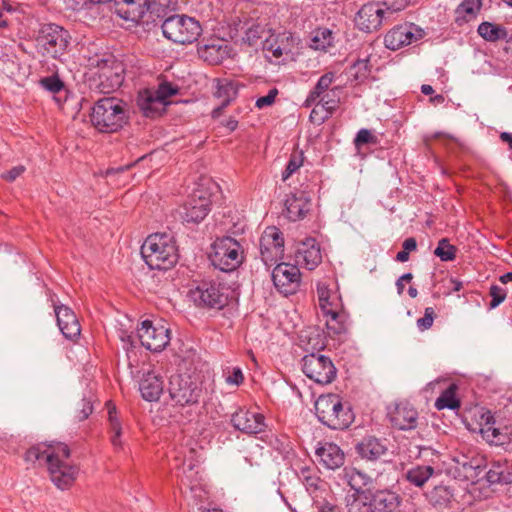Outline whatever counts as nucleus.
<instances>
[{
  "label": "nucleus",
  "mask_w": 512,
  "mask_h": 512,
  "mask_svg": "<svg viewBox=\"0 0 512 512\" xmlns=\"http://www.w3.org/2000/svg\"><path fill=\"white\" fill-rule=\"evenodd\" d=\"M484 477L489 485H510L512 484V464H509L508 461L493 462L490 468L485 472Z\"/></svg>",
  "instance_id": "473e14b6"
},
{
  "label": "nucleus",
  "mask_w": 512,
  "mask_h": 512,
  "mask_svg": "<svg viewBox=\"0 0 512 512\" xmlns=\"http://www.w3.org/2000/svg\"><path fill=\"white\" fill-rule=\"evenodd\" d=\"M435 317L436 314L432 307L425 308L424 316L417 320L418 328L421 331L431 328Z\"/></svg>",
  "instance_id": "052dcab7"
},
{
  "label": "nucleus",
  "mask_w": 512,
  "mask_h": 512,
  "mask_svg": "<svg viewBox=\"0 0 512 512\" xmlns=\"http://www.w3.org/2000/svg\"><path fill=\"white\" fill-rule=\"evenodd\" d=\"M264 49L271 52L273 57L280 58L284 54V49L277 43V40H266Z\"/></svg>",
  "instance_id": "0e129e2a"
},
{
  "label": "nucleus",
  "mask_w": 512,
  "mask_h": 512,
  "mask_svg": "<svg viewBox=\"0 0 512 512\" xmlns=\"http://www.w3.org/2000/svg\"><path fill=\"white\" fill-rule=\"evenodd\" d=\"M303 153L293 152L290 155L288 163L282 172V180L286 181L293 173H295L303 165Z\"/></svg>",
  "instance_id": "603ef678"
},
{
  "label": "nucleus",
  "mask_w": 512,
  "mask_h": 512,
  "mask_svg": "<svg viewBox=\"0 0 512 512\" xmlns=\"http://www.w3.org/2000/svg\"><path fill=\"white\" fill-rule=\"evenodd\" d=\"M298 477L303 482L308 491L315 492L319 489L320 477L317 475L313 467H300Z\"/></svg>",
  "instance_id": "a18cd8bd"
},
{
  "label": "nucleus",
  "mask_w": 512,
  "mask_h": 512,
  "mask_svg": "<svg viewBox=\"0 0 512 512\" xmlns=\"http://www.w3.org/2000/svg\"><path fill=\"white\" fill-rule=\"evenodd\" d=\"M39 83L41 87L53 94L59 93L65 87L64 82L60 79L58 74L43 77L40 79Z\"/></svg>",
  "instance_id": "864d4df0"
},
{
  "label": "nucleus",
  "mask_w": 512,
  "mask_h": 512,
  "mask_svg": "<svg viewBox=\"0 0 512 512\" xmlns=\"http://www.w3.org/2000/svg\"><path fill=\"white\" fill-rule=\"evenodd\" d=\"M385 10L380 2H368L363 4L354 16V24L362 31L370 33L377 30L383 19H385Z\"/></svg>",
  "instance_id": "6ab92c4d"
},
{
  "label": "nucleus",
  "mask_w": 512,
  "mask_h": 512,
  "mask_svg": "<svg viewBox=\"0 0 512 512\" xmlns=\"http://www.w3.org/2000/svg\"><path fill=\"white\" fill-rule=\"evenodd\" d=\"M179 92L178 86L171 82H162L159 84L157 90L154 92L161 102H164L165 106L168 104L167 99L176 95Z\"/></svg>",
  "instance_id": "5fc2aeb1"
},
{
  "label": "nucleus",
  "mask_w": 512,
  "mask_h": 512,
  "mask_svg": "<svg viewBox=\"0 0 512 512\" xmlns=\"http://www.w3.org/2000/svg\"><path fill=\"white\" fill-rule=\"evenodd\" d=\"M295 262L308 270H314L322 262V251L319 242L312 237H307L297 244Z\"/></svg>",
  "instance_id": "aec40b11"
},
{
  "label": "nucleus",
  "mask_w": 512,
  "mask_h": 512,
  "mask_svg": "<svg viewBox=\"0 0 512 512\" xmlns=\"http://www.w3.org/2000/svg\"><path fill=\"white\" fill-rule=\"evenodd\" d=\"M489 295L492 297L489 302V309H495L498 307L507 297L506 291L498 285H491L489 289Z\"/></svg>",
  "instance_id": "13d9d810"
},
{
  "label": "nucleus",
  "mask_w": 512,
  "mask_h": 512,
  "mask_svg": "<svg viewBox=\"0 0 512 512\" xmlns=\"http://www.w3.org/2000/svg\"><path fill=\"white\" fill-rule=\"evenodd\" d=\"M379 145L380 139L370 129L362 128L356 133V136L354 137V146L359 154L363 147L376 148Z\"/></svg>",
  "instance_id": "37998d69"
},
{
  "label": "nucleus",
  "mask_w": 512,
  "mask_h": 512,
  "mask_svg": "<svg viewBox=\"0 0 512 512\" xmlns=\"http://www.w3.org/2000/svg\"><path fill=\"white\" fill-rule=\"evenodd\" d=\"M278 94L279 91L277 88L274 87L270 89L267 95L261 96L256 99L255 107L258 109H263L265 107L272 106L275 103Z\"/></svg>",
  "instance_id": "bf43d9fd"
},
{
  "label": "nucleus",
  "mask_w": 512,
  "mask_h": 512,
  "mask_svg": "<svg viewBox=\"0 0 512 512\" xmlns=\"http://www.w3.org/2000/svg\"><path fill=\"white\" fill-rule=\"evenodd\" d=\"M338 101L316 102L310 113V120L313 123L321 124L329 118L333 110L337 107Z\"/></svg>",
  "instance_id": "79ce46f5"
},
{
  "label": "nucleus",
  "mask_w": 512,
  "mask_h": 512,
  "mask_svg": "<svg viewBox=\"0 0 512 512\" xmlns=\"http://www.w3.org/2000/svg\"><path fill=\"white\" fill-rule=\"evenodd\" d=\"M212 248L211 262L223 272L234 271L243 262V248L238 241L230 236L217 238Z\"/></svg>",
  "instance_id": "9b49d317"
},
{
  "label": "nucleus",
  "mask_w": 512,
  "mask_h": 512,
  "mask_svg": "<svg viewBox=\"0 0 512 512\" xmlns=\"http://www.w3.org/2000/svg\"><path fill=\"white\" fill-rule=\"evenodd\" d=\"M190 294L198 306L209 309H223L229 302V287L219 280L204 279Z\"/></svg>",
  "instance_id": "f8f14e48"
},
{
  "label": "nucleus",
  "mask_w": 512,
  "mask_h": 512,
  "mask_svg": "<svg viewBox=\"0 0 512 512\" xmlns=\"http://www.w3.org/2000/svg\"><path fill=\"white\" fill-rule=\"evenodd\" d=\"M275 289L281 295L288 297L296 294L302 284V274L297 265L277 263L271 274Z\"/></svg>",
  "instance_id": "4468645a"
},
{
  "label": "nucleus",
  "mask_w": 512,
  "mask_h": 512,
  "mask_svg": "<svg viewBox=\"0 0 512 512\" xmlns=\"http://www.w3.org/2000/svg\"><path fill=\"white\" fill-rule=\"evenodd\" d=\"M225 382L228 385L240 386L244 382V375L240 367L226 368L223 370Z\"/></svg>",
  "instance_id": "4d7b16f0"
},
{
  "label": "nucleus",
  "mask_w": 512,
  "mask_h": 512,
  "mask_svg": "<svg viewBox=\"0 0 512 512\" xmlns=\"http://www.w3.org/2000/svg\"><path fill=\"white\" fill-rule=\"evenodd\" d=\"M334 80V72L330 71L323 74L317 81L315 87L307 95L303 106L309 108L312 107L316 102L335 101L334 99H327L329 94L326 93Z\"/></svg>",
  "instance_id": "c85d7f7f"
},
{
  "label": "nucleus",
  "mask_w": 512,
  "mask_h": 512,
  "mask_svg": "<svg viewBox=\"0 0 512 512\" xmlns=\"http://www.w3.org/2000/svg\"><path fill=\"white\" fill-rule=\"evenodd\" d=\"M141 255L151 270H169L179 259L176 241L167 233L149 235L141 246Z\"/></svg>",
  "instance_id": "423d86ee"
},
{
  "label": "nucleus",
  "mask_w": 512,
  "mask_h": 512,
  "mask_svg": "<svg viewBox=\"0 0 512 512\" xmlns=\"http://www.w3.org/2000/svg\"><path fill=\"white\" fill-rule=\"evenodd\" d=\"M457 390L458 386L455 383H451L436 399L435 407L438 410H458L461 407V401L457 397Z\"/></svg>",
  "instance_id": "4c0bfd02"
},
{
  "label": "nucleus",
  "mask_w": 512,
  "mask_h": 512,
  "mask_svg": "<svg viewBox=\"0 0 512 512\" xmlns=\"http://www.w3.org/2000/svg\"><path fill=\"white\" fill-rule=\"evenodd\" d=\"M212 200L210 194L202 189L195 190L184 204L182 219L187 223L198 224L203 221L211 211Z\"/></svg>",
  "instance_id": "a211bd4d"
},
{
  "label": "nucleus",
  "mask_w": 512,
  "mask_h": 512,
  "mask_svg": "<svg viewBox=\"0 0 512 512\" xmlns=\"http://www.w3.org/2000/svg\"><path fill=\"white\" fill-rule=\"evenodd\" d=\"M434 474V467L430 465H416L407 470L406 480L416 487H422Z\"/></svg>",
  "instance_id": "58836bf2"
},
{
  "label": "nucleus",
  "mask_w": 512,
  "mask_h": 512,
  "mask_svg": "<svg viewBox=\"0 0 512 512\" xmlns=\"http://www.w3.org/2000/svg\"><path fill=\"white\" fill-rule=\"evenodd\" d=\"M94 407L91 397L84 396L78 404V408L76 410L75 418L82 422L86 420L92 413Z\"/></svg>",
  "instance_id": "6e6d98bb"
},
{
  "label": "nucleus",
  "mask_w": 512,
  "mask_h": 512,
  "mask_svg": "<svg viewBox=\"0 0 512 512\" xmlns=\"http://www.w3.org/2000/svg\"><path fill=\"white\" fill-rule=\"evenodd\" d=\"M334 37L329 28L319 27L312 32L309 46L314 50L326 51L333 45Z\"/></svg>",
  "instance_id": "ea45409f"
},
{
  "label": "nucleus",
  "mask_w": 512,
  "mask_h": 512,
  "mask_svg": "<svg viewBox=\"0 0 512 512\" xmlns=\"http://www.w3.org/2000/svg\"><path fill=\"white\" fill-rule=\"evenodd\" d=\"M200 56L210 64H218L223 59L222 47L214 44L204 45L199 49Z\"/></svg>",
  "instance_id": "09e8293b"
},
{
  "label": "nucleus",
  "mask_w": 512,
  "mask_h": 512,
  "mask_svg": "<svg viewBox=\"0 0 512 512\" xmlns=\"http://www.w3.org/2000/svg\"><path fill=\"white\" fill-rule=\"evenodd\" d=\"M232 426L246 434H258L264 431L265 417L261 413L239 408L231 416Z\"/></svg>",
  "instance_id": "412c9836"
},
{
  "label": "nucleus",
  "mask_w": 512,
  "mask_h": 512,
  "mask_svg": "<svg viewBox=\"0 0 512 512\" xmlns=\"http://www.w3.org/2000/svg\"><path fill=\"white\" fill-rule=\"evenodd\" d=\"M66 8L71 11H80L83 9L90 8L92 0H64Z\"/></svg>",
  "instance_id": "e2e57ef3"
},
{
  "label": "nucleus",
  "mask_w": 512,
  "mask_h": 512,
  "mask_svg": "<svg viewBox=\"0 0 512 512\" xmlns=\"http://www.w3.org/2000/svg\"><path fill=\"white\" fill-rule=\"evenodd\" d=\"M108 410L109 430L111 433L110 441L115 450H121L123 443L121 441L122 423L118 417V412L115 404L112 401L106 402Z\"/></svg>",
  "instance_id": "c9c22d12"
},
{
  "label": "nucleus",
  "mask_w": 512,
  "mask_h": 512,
  "mask_svg": "<svg viewBox=\"0 0 512 512\" xmlns=\"http://www.w3.org/2000/svg\"><path fill=\"white\" fill-rule=\"evenodd\" d=\"M483 7V0H462L456 7L454 22L461 27L477 19Z\"/></svg>",
  "instance_id": "2f4dec72"
},
{
  "label": "nucleus",
  "mask_w": 512,
  "mask_h": 512,
  "mask_svg": "<svg viewBox=\"0 0 512 512\" xmlns=\"http://www.w3.org/2000/svg\"><path fill=\"white\" fill-rule=\"evenodd\" d=\"M425 36V31L412 22H404L392 27L384 36V45L391 51L416 43Z\"/></svg>",
  "instance_id": "dca6fc26"
},
{
  "label": "nucleus",
  "mask_w": 512,
  "mask_h": 512,
  "mask_svg": "<svg viewBox=\"0 0 512 512\" xmlns=\"http://www.w3.org/2000/svg\"><path fill=\"white\" fill-rule=\"evenodd\" d=\"M24 171H25L24 166H22V165L15 166V167L11 168L9 171H7L6 173L2 174V178L8 182H13L20 175H22Z\"/></svg>",
  "instance_id": "69168bd1"
},
{
  "label": "nucleus",
  "mask_w": 512,
  "mask_h": 512,
  "mask_svg": "<svg viewBox=\"0 0 512 512\" xmlns=\"http://www.w3.org/2000/svg\"><path fill=\"white\" fill-rule=\"evenodd\" d=\"M316 455L320 463L327 469H337L344 464V453L340 447L334 443H325L317 448Z\"/></svg>",
  "instance_id": "c756f323"
},
{
  "label": "nucleus",
  "mask_w": 512,
  "mask_h": 512,
  "mask_svg": "<svg viewBox=\"0 0 512 512\" xmlns=\"http://www.w3.org/2000/svg\"><path fill=\"white\" fill-rule=\"evenodd\" d=\"M136 104L142 114L149 118L160 115L165 107L164 102H161L159 97L148 89L139 92Z\"/></svg>",
  "instance_id": "7c9ffc66"
},
{
  "label": "nucleus",
  "mask_w": 512,
  "mask_h": 512,
  "mask_svg": "<svg viewBox=\"0 0 512 512\" xmlns=\"http://www.w3.org/2000/svg\"><path fill=\"white\" fill-rule=\"evenodd\" d=\"M316 295L318 308L325 318L328 334L336 336L346 334L348 315L343 309L337 283L332 279L318 281Z\"/></svg>",
  "instance_id": "20e7f679"
},
{
  "label": "nucleus",
  "mask_w": 512,
  "mask_h": 512,
  "mask_svg": "<svg viewBox=\"0 0 512 512\" xmlns=\"http://www.w3.org/2000/svg\"><path fill=\"white\" fill-rule=\"evenodd\" d=\"M371 74V65L369 57L365 59H357L354 61V81L364 82Z\"/></svg>",
  "instance_id": "3c124183"
},
{
  "label": "nucleus",
  "mask_w": 512,
  "mask_h": 512,
  "mask_svg": "<svg viewBox=\"0 0 512 512\" xmlns=\"http://www.w3.org/2000/svg\"><path fill=\"white\" fill-rule=\"evenodd\" d=\"M260 257L262 262L271 267L284 256V237L282 231L276 226H268L263 231L260 241Z\"/></svg>",
  "instance_id": "2eb2a0df"
},
{
  "label": "nucleus",
  "mask_w": 512,
  "mask_h": 512,
  "mask_svg": "<svg viewBox=\"0 0 512 512\" xmlns=\"http://www.w3.org/2000/svg\"><path fill=\"white\" fill-rule=\"evenodd\" d=\"M54 312L62 335L69 340L77 339L81 333V326L74 311L66 305H55Z\"/></svg>",
  "instance_id": "b1692460"
},
{
  "label": "nucleus",
  "mask_w": 512,
  "mask_h": 512,
  "mask_svg": "<svg viewBox=\"0 0 512 512\" xmlns=\"http://www.w3.org/2000/svg\"><path fill=\"white\" fill-rule=\"evenodd\" d=\"M71 456L66 443L51 441L32 445L24 455V460L33 465L46 466L50 480L61 490L70 488L75 482L79 469L65 460Z\"/></svg>",
  "instance_id": "f257e3e1"
},
{
  "label": "nucleus",
  "mask_w": 512,
  "mask_h": 512,
  "mask_svg": "<svg viewBox=\"0 0 512 512\" xmlns=\"http://www.w3.org/2000/svg\"><path fill=\"white\" fill-rule=\"evenodd\" d=\"M163 389V378L154 372L145 373L139 383L142 398L149 402L158 401Z\"/></svg>",
  "instance_id": "cd10ccee"
},
{
  "label": "nucleus",
  "mask_w": 512,
  "mask_h": 512,
  "mask_svg": "<svg viewBox=\"0 0 512 512\" xmlns=\"http://www.w3.org/2000/svg\"><path fill=\"white\" fill-rule=\"evenodd\" d=\"M172 5H176L175 0H116L115 12L120 18L151 30L173 9Z\"/></svg>",
  "instance_id": "7ed1b4c3"
},
{
  "label": "nucleus",
  "mask_w": 512,
  "mask_h": 512,
  "mask_svg": "<svg viewBox=\"0 0 512 512\" xmlns=\"http://www.w3.org/2000/svg\"><path fill=\"white\" fill-rule=\"evenodd\" d=\"M402 498L399 494L389 491H376L367 499L366 510L361 512H400Z\"/></svg>",
  "instance_id": "5701e85b"
},
{
  "label": "nucleus",
  "mask_w": 512,
  "mask_h": 512,
  "mask_svg": "<svg viewBox=\"0 0 512 512\" xmlns=\"http://www.w3.org/2000/svg\"><path fill=\"white\" fill-rule=\"evenodd\" d=\"M243 41L249 46L255 45L266 33V27L259 22L250 21L245 24Z\"/></svg>",
  "instance_id": "c03bdc74"
},
{
  "label": "nucleus",
  "mask_w": 512,
  "mask_h": 512,
  "mask_svg": "<svg viewBox=\"0 0 512 512\" xmlns=\"http://www.w3.org/2000/svg\"><path fill=\"white\" fill-rule=\"evenodd\" d=\"M375 489L374 480L367 474L354 468V503L361 502L367 505V499Z\"/></svg>",
  "instance_id": "72a5a7b5"
},
{
  "label": "nucleus",
  "mask_w": 512,
  "mask_h": 512,
  "mask_svg": "<svg viewBox=\"0 0 512 512\" xmlns=\"http://www.w3.org/2000/svg\"><path fill=\"white\" fill-rule=\"evenodd\" d=\"M417 246V241L414 237L406 238L402 243V249H404L408 253L416 251Z\"/></svg>",
  "instance_id": "774afa93"
},
{
  "label": "nucleus",
  "mask_w": 512,
  "mask_h": 512,
  "mask_svg": "<svg viewBox=\"0 0 512 512\" xmlns=\"http://www.w3.org/2000/svg\"><path fill=\"white\" fill-rule=\"evenodd\" d=\"M268 444L271 448L277 451L283 457H286L292 451L291 443L287 436L271 434L268 440Z\"/></svg>",
  "instance_id": "de8ad7c7"
},
{
  "label": "nucleus",
  "mask_w": 512,
  "mask_h": 512,
  "mask_svg": "<svg viewBox=\"0 0 512 512\" xmlns=\"http://www.w3.org/2000/svg\"><path fill=\"white\" fill-rule=\"evenodd\" d=\"M168 392L175 410L172 415L175 421L180 425L192 422L203 395L202 382L188 374H176L170 377Z\"/></svg>",
  "instance_id": "f03ea898"
},
{
  "label": "nucleus",
  "mask_w": 512,
  "mask_h": 512,
  "mask_svg": "<svg viewBox=\"0 0 512 512\" xmlns=\"http://www.w3.org/2000/svg\"><path fill=\"white\" fill-rule=\"evenodd\" d=\"M90 121L100 133H117L129 122L127 103L117 97L100 98L92 107Z\"/></svg>",
  "instance_id": "39448f33"
},
{
  "label": "nucleus",
  "mask_w": 512,
  "mask_h": 512,
  "mask_svg": "<svg viewBox=\"0 0 512 512\" xmlns=\"http://www.w3.org/2000/svg\"><path fill=\"white\" fill-rule=\"evenodd\" d=\"M301 363L305 376L317 384H330L336 378L337 369L326 355L312 352L303 356Z\"/></svg>",
  "instance_id": "ddd939ff"
},
{
  "label": "nucleus",
  "mask_w": 512,
  "mask_h": 512,
  "mask_svg": "<svg viewBox=\"0 0 512 512\" xmlns=\"http://www.w3.org/2000/svg\"><path fill=\"white\" fill-rule=\"evenodd\" d=\"M495 417L490 410H485L480 415L479 425L480 428H486L490 425H495Z\"/></svg>",
  "instance_id": "338daca9"
},
{
  "label": "nucleus",
  "mask_w": 512,
  "mask_h": 512,
  "mask_svg": "<svg viewBox=\"0 0 512 512\" xmlns=\"http://www.w3.org/2000/svg\"><path fill=\"white\" fill-rule=\"evenodd\" d=\"M216 81L214 96L221 99V103L212 110L211 117L213 119H218L238 96V85L236 82L228 79H217Z\"/></svg>",
  "instance_id": "393cba45"
},
{
  "label": "nucleus",
  "mask_w": 512,
  "mask_h": 512,
  "mask_svg": "<svg viewBox=\"0 0 512 512\" xmlns=\"http://www.w3.org/2000/svg\"><path fill=\"white\" fill-rule=\"evenodd\" d=\"M70 40V33L64 27L47 23L39 29L35 42L37 51L41 55L60 59L67 52Z\"/></svg>",
  "instance_id": "9d476101"
},
{
  "label": "nucleus",
  "mask_w": 512,
  "mask_h": 512,
  "mask_svg": "<svg viewBox=\"0 0 512 512\" xmlns=\"http://www.w3.org/2000/svg\"><path fill=\"white\" fill-rule=\"evenodd\" d=\"M89 66L95 68L93 81L102 94L116 91L124 81L125 68L122 61L112 53L95 54L88 59Z\"/></svg>",
  "instance_id": "0eeeda50"
},
{
  "label": "nucleus",
  "mask_w": 512,
  "mask_h": 512,
  "mask_svg": "<svg viewBox=\"0 0 512 512\" xmlns=\"http://www.w3.org/2000/svg\"><path fill=\"white\" fill-rule=\"evenodd\" d=\"M137 335L141 345L151 352H161L170 342L169 329L155 326L150 320L141 323Z\"/></svg>",
  "instance_id": "f3484780"
},
{
  "label": "nucleus",
  "mask_w": 512,
  "mask_h": 512,
  "mask_svg": "<svg viewBox=\"0 0 512 512\" xmlns=\"http://www.w3.org/2000/svg\"><path fill=\"white\" fill-rule=\"evenodd\" d=\"M391 425L399 430H412L417 427L418 412L408 404H398L389 414Z\"/></svg>",
  "instance_id": "bb28decb"
},
{
  "label": "nucleus",
  "mask_w": 512,
  "mask_h": 512,
  "mask_svg": "<svg viewBox=\"0 0 512 512\" xmlns=\"http://www.w3.org/2000/svg\"><path fill=\"white\" fill-rule=\"evenodd\" d=\"M355 450L362 459L377 461L387 453L388 449L385 439L368 435L355 445Z\"/></svg>",
  "instance_id": "a878e982"
},
{
  "label": "nucleus",
  "mask_w": 512,
  "mask_h": 512,
  "mask_svg": "<svg viewBox=\"0 0 512 512\" xmlns=\"http://www.w3.org/2000/svg\"><path fill=\"white\" fill-rule=\"evenodd\" d=\"M509 28L502 24L483 21L477 27V33L485 41L495 43L508 37Z\"/></svg>",
  "instance_id": "f704fd0d"
},
{
  "label": "nucleus",
  "mask_w": 512,
  "mask_h": 512,
  "mask_svg": "<svg viewBox=\"0 0 512 512\" xmlns=\"http://www.w3.org/2000/svg\"><path fill=\"white\" fill-rule=\"evenodd\" d=\"M284 213L290 221H299L311 210V198L303 190H296L286 196Z\"/></svg>",
  "instance_id": "4be33fe9"
},
{
  "label": "nucleus",
  "mask_w": 512,
  "mask_h": 512,
  "mask_svg": "<svg viewBox=\"0 0 512 512\" xmlns=\"http://www.w3.org/2000/svg\"><path fill=\"white\" fill-rule=\"evenodd\" d=\"M428 502L435 508H447L454 498V492L450 486L436 485L426 494Z\"/></svg>",
  "instance_id": "e433bc0d"
},
{
  "label": "nucleus",
  "mask_w": 512,
  "mask_h": 512,
  "mask_svg": "<svg viewBox=\"0 0 512 512\" xmlns=\"http://www.w3.org/2000/svg\"><path fill=\"white\" fill-rule=\"evenodd\" d=\"M318 420L333 430H345L352 424V408L342 403L338 394H322L314 405Z\"/></svg>",
  "instance_id": "6e6552de"
},
{
  "label": "nucleus",
  "mask_w": 512,
  "mask_h": 512,
  "mask_svg": "<svg viewBox=\"0 0 512 512\" xmlns=\"http://www.w3.org/2000/svg\"><path fill=\"white\" fill-rule=\"evenodd\" d=\"M480 432L484 439L495 445H504L507 442V435L502 433L499 428L490 425L486 428H480Z\"/></svg>",
  "instance_id": "8fccbe9b"
},
{
  "label": "nucleus",
  "mask_w": 512,
  "mask_h": 512,
  "mask_svg": "<svg viewBox=\"0 0 512 512\" xmlns=\"http://www.w3.org/2000/svg\"><path fill=\"white\" fill-rule=\"evenodd\" d=\"M409 0H382L381 7H385V13H395L403 10L408 5Z\"/></svg>",
  "instance_id": "680f3d73"
},
{
  "label": "nucleus",
  "mask_w": 512,
  "mask_h": 512,
  "mask_svg": "<svg viewBox=\"0 0 512 512\" xmlns=\"http://www.w3.org/2000/svg\"><path fill=\"white\" fill-rule=\"evenodd\" d=\"M457 247L452 245L448 238H442L438 241L434 250V255L443 262L453 261L456 258Z\"/></svg>",
  "instance_id": "49530a36"
},
{
  "label": "nucleus",
  "mask_w": 512,
  "mask_h": 512,
  "mask_svg": "<svg viewBox=\"0 0 512 512\" xmlns=\"http://www.w3.org/2000/svg\"><path fill=\"white\" fill-rule=\"evenodd\" d=\"M463 468L468 473V477L476 479V481L485 479L487 458L482 455L474 456L469 461L463 463Z\"/></svg>",
  "instance_id": "a19ab883"
},
{
  "label": "nucleus",
  "mask_w": 512,
  "mask_h": 512,
  "mask_svg": "<svg viewBox=\"0 0 512 512\" xmlns=\"http://www.w3.org/2000/svg\"><path fill=\"white\" fill-rule=\"evenodd\" d=\"M173 9L159 23L163 36L176 44H191L198 40L202 33L200 23L193 17L186 15H170Z\"/></svg>",
  "instance_id": "1a4fd4ad"
}]
</instances>
